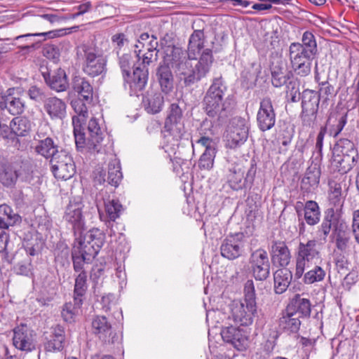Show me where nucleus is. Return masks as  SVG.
<instances>
[{
  "instance_id": "obj_6",
  "label": "nucleus",
  "mask_w": 359,
  "mask_h": 359,
  "mask_svg": "<svg viewBox=\"0 0 359 359\" xmlns=\"http://www.w3.org/2000/svg\"><path fill=\"white\" fill-rule=\"evenodd\" d=\"M245 166L243 163H236L229 170L227 182L233 190L250 188L253 184L257 172V165L254 160L251 161L250 168L244 177Z\"/></svg>"
},
{
  "instance_id": "obj_43",
  "label": "nucleus",
  "mask_w": 359,
  "mask_h": 359,
  "mask_svg": "<svg viewBox=\"0 0 359 359\" xmlns=\"http://www.w3.org/2000/svg\"><path fill=\"white\" fill-rule=\"evenodd\" d=\"M32 123L25 116H17L11 122V131L18 136H25L30 130Z\"/></svg>"
},
{
  "instance_id": "obj_38",
  "label": "nucleus",
  "mask_w": 359,
  "mask_h": 359,
  "mask_svg": "<svg viewBox=\"0 0 359 359\" xmlns=\"http://www.w3.org/2000/svg\"><path fill=\"white\" fill-rule=\"evenodd\" d=\"M261 72V66L257 64H252L250 67L244 69L241 72V82L243 88L250 89L253 88Z\"/></svg>"
},
{
  "instance_id": "obj_46",
  "label": "nucleus",
  "mask_w": 359,
  "mask_h": 359,
  "mask_svg": "<svg viewBox=\"0 0 359 359\" xmlns=\"http://www.w3.org/2000/svg\"><path fill=\"white\" fill-rule=\"evenodd\" d=\"M303 281L306 285H311L316 282H320L324 280L326 272L320 266H315L313 269L304 273Z\"/></svg>"
},
{
  "instance_id": "obj_55",
  "label": "nucleus",
  "mask_w": 359,
  "mask_h": 359,
  "mask_svg": "<svg viewBox=\"0 0 359 359\" xmlns=\"http://www.w3.org/2000/svg\"><path fill=\"white\" fill-rule=\"evenodd\" d=\"M245 303L249 304L250 308L257 306L256 294L254 283L252 280H248L244 286Z\"/></svg>"
},
{
  "instance_id": "obj_21",
  "label": "nucleus",
  "mask_w": 359,
  "mask_h": 359,
  "mask_svg": "<svg viewBox=\"0 0 359 359\" xmlns=\"http://www.w3.org/2000/svg\"><path fill=\"white\" fill-rule=\"evenodd\" d=\"M257 313V306L250 308L249 304H240L233 306L231 315L233 320L243 326L252 324L253 317Z\"/></svg>"
},
{
  "instance_id": "obj_14",
  "label": "nucleus",
  "mask_w": 359,
  "mask_h": 359,
  "mask_svg": "<svg viewBox=\"0 0 359 359\" xmlns=\"http://www.w3.org/2000/svg\"><path fill=\"white\" fill-rule=\"evenodd\" d=\"M276 112L270 97H264L260 101L257 114V123L259 129L265 132L271 130L276 123Z\"/></svg>"
},
{
  "instance_id": "obj_49",
  "label": "nucleus",
  "mask_w": 359,
  "mask_h": 359,
  "mask_svg": "<svg viewBox=\"0 0 359 359\" xmlns=\"http://www.w3.org/2000/svg\"><path fill=\"white\" fill-rule=\"evenodd\" d=\"M18 180V178L17 177L15 170L11 165L5 168L0 172V182L4 187L11 188L13 187Z\"/></svg>"
},
{
  "instance_id": "obj_13",
  "label": "nucleus",
  "mask_w": 359,
  "mask_h": 359,
  "mask_svg": "<svg viewBox=\"0 0 359 359\" xmlns=\"http://www.w3.org/2000/svg\"><path fill=\"white\" fill-rule=\"evenodd\" d=\"M245 236L243 232H238L227 236L220 246L222 257L232 260L241 256L244 247Z\"/></svg>"
},
{
  "instance_id": "obj_44",
  "label": "nucleus",
  "mask_w": 359,
  "mask_h": 359,
  "mask_svg": "<svg viewBox=\"0 0 359 359\" xmlns=\"http://www.w3.org/2000/svg\"><path fill=\"white\" fill-rule=\"evenodd\" d=\"M320 212L318 203L314 201H308L304 206V219L309 225L313 226L320 221Z\"/></svg>"
},
{
  "instance_id": "obj_54",
  "label": "nucleus",
  "mask_w": 359,
  "mask_h": 359,
  "mask_svg": "<svg viewBox=\"0 0 359 359\" xmlns=\"http://www.w3.org/2000/svg\"><path fill=\"white\" fill-rule=\"evenodd\" d=\"M318 111L302 109L300 118L304 127L313 128L316 125Z\"/></svg>"
},
{
  "instance_id": "obj_47",
  "label": "nucleus",
  "mask_w": 359,
  "mask_h": 359,
  "mask_svg": "<svg viewBox=\"0 0 359 359\" xmlns=\"http://www.w3.org/2000/svg\"><path fill=\"white\" fill-rule=\"evenodd\" d=\"M300 46L305 48L311 55L316 57L318 55V47L315 36L311 32L306 31L303 34Z\"/></svg>"
},
{
  "instance_id": "obj_36",
  "label": "nucleus",
  "mask_w": 359,
  "mask_h": 359,
  "mask_svg": "<svg viewBox=\"0 0 359 359\" xmlns=\"http://www.w3.org/2000/svg\"><path fill=\"white\" fill-rule=\"evenodd\" d=\"M46 81L51 89L57 92L65 91L69 86L66 73L61 69L49 75L48 78L46 79Z\"/></svg>"
},
{
  "instance_id": "obj_37",
  "label": "nucleus",
  "mask_w": 359,
  "mask_h": 359,
  "mask_svg": "<svg viewBox=\"0 0 359 359\" xmlns=\"http://www.w3.org/2000/svg\"><path fill=\"white\" fill-rule=\"evenodd\" d=\"M60 150L59 147L53 140L48 137L39 140L38 144L35 147V151L37 154L50 160L53 158L55 154H57Z\"/></svg>"
},
{
  "instance_id": "obj_5",
  "label": "nucleus",
  "mask_w": 359,
  "mask_h": 359,
  "mask_svg": "<svg viewBox=\"0 0 359 359\" xmlns=\"http://www.w3.org/2000/svg\"><path fill=\"white\" fill-rule=\"evenodd\" d=\"M107 42L96 43H83L76 48V56L79 60H83L82 69L85 74L95 77L104 73L107 70V59L104 57Z\"/></svg>"
},
{
  "instance_id": "obj_40",
  "label": "nucleus",
  "mask_w": 359,
  "mask_h": 359,
  "mask_svg": "<svg viewBox=\"0 0 359 359\" xmlns=\"http://www.w3.org/2000/svg\"><path fill=\"white\" fill-rule=\"evenodd\" d=\"M180 100L172 103L168 108V114L165 122V128L170 131L173 125L177 124L182 118L183 111L180 106Z\"/></svg>"
},
{
  "instance_id": "obj_20",
  "label": "nucleus",
  "mask_w": 359,
  "mask_h": 359,
  "mask_svg": "<svg viewBox=\"0 0 359 359\" xmlns=\"http://www.w3.org/2000/svg\"><path fill=\"white\" fill-rule=\"evenodd\" d=\"M302 318L296 316V313L285 309L281 313L278 319L279 329L288 334H296L299 330L302 325Z\"/></svg>"
},
{
  "instance_id": "obj_19",
  "label": "nucleus",
  "mask_w": 359,
  "mask_h": 359,
  "mask_svg": "<svg viewBox=\"0 0 359 359\" xmlns=\"http://www.w3.org/2000/svg\"><path fill=\"white\" fill-rule=\"evenodd\" d=\"M271 259L280 266H287L290 262V251L286 243L282 241H273L270 249Z\"/></svg>"
},
{
  "instance_id": "obj_62",
  "label": "nucleus",
  "mask_w": 359,
  "mask_h": 359,
  "mask_svg": "<svg viewBox=\"0 0 359 359\" xmlns=\"http://www.w3.org/2000/svg\"><path fill=\"white\" fill-rule=\"evenodd\" d=\"M294 136V129L290 125L285 124L279 131V137L282 140V144L288 145Z\"/></svg>"
},
{
  "instance_id": "obj_27",
  "label": "nucleus",
  "mask_w": 359,
  "mask_h": 359,
  "mask_svg": "<svg viewBox=\"0 0 359 359\" xmlns=\"http://www.w3.org/2000/svg\"><path fill=\"white\" fill-rule=\"evenodd\" d=\"M13 345L21 351H31L34 348L32 334L26 326L14 330Z\"/></svg>"
},
{
  "instance_id": "obj_16",
  "label": "nucleus",
  "mask_w": 359,
  "mask_h": 359,
  "mask_svg": "<svg viewBox=\"0 0 359 359\" xmlns=\"http://www.w3.org/2000/svg\"><path fill=\"white\" fill-rule=\"evenodd\" d=\"M221 336L225 342L231 344L239 351H243L248 346V338L245 332L238 327L233 326L223 327Z\"/></svg>"
},
{
  "instance_id": "obj_45",
  "label": "nucleus",
  "mask_w": 359,
  "mask_h": 359,
  "mask_svg": "<svg viewBox=\"0 0 359 359\" xmlns=\"http://www.w3.org/2000/svg\"><path fill=\"white\" fill-rule=\"evenodd\" d=\"M355 153H358V150L353 142L348 139H340L334 145L333 155L339 154L341 157L346 154L351 156Z\"/></svg>"
},
{
  "instance_id": "obj_8",
  "label": "nucleus",
  "mask_w": 359,
  "mask_h": 359,
  "mask_svg": "<svg viewBox=\"0 0 359 359\" xmlns=\"http://www.w3.org/2000/svg\"><path fill=\"white\" fill-rule=\"evenodd\" d=\"M52 172L57 179L67 180L72 177L76 172V166L71 155L61 149L55 157L50 160Z\"/></svg>"
},
{
  "instance_id": "obj_60",
  "label": "nucleus",
  "mask_w": 359,
  "mask_h": 359,
  "mask_svg": "<svg viewBox=\"0 0 359 359\" xmlns=\"http://www.w3.org/2000/svg\"><path fill=\"white\" fill-rule=\"evenodd\" d=\"M320 88L317 91L320 97L324 99V101H327L330 97L336 95L334 88L327 81H322L319 83Z\"/></svg>"
},
{
  "instance_id": "obj_50",
  "label": "nucleus",
  "mask_w": 359,
  "mask_h": 359,
  "mask_svg": "<svg viewBox=\"0 0 359 359\" xmlns=\"http://www.w3.org/2000/svg\"><path fill=\"white\" fill-rule=\"evenodd\" d=\"M76 27H71V28H68V29H61L44 32H41V33L27 34H23V35H20V36L15 37V40L18 41L21 39H24V38L27 39V38H29L30 36H46L48 38H55V37H58V36H62L66 35L67 33H71L72 29H76Z\"/></svg>"
},
{
  "instance_id": "obj_41",
  "label": "nucleus",
  "mask_w": 359,
  "mask_h": 359,
  "mask_svg": "<svg viewBox=\"0 0 359 359\" xmlns=\"http://www.w3.org/2000/svg\"><path fill=\"white\" fill-rule=\"evenodd\" d=\"M83 304V300L74 297L73 302H67L62 306L61 316L67 323H72L79 313Z\"/></svg>"
},
{
  "instance_id": "obj_48",
  "label": "nucleus",
  "mask_w": 359,
  "mask_h": 359,
  "mask_svg": "<svg viewBox=\"0 0 359 359\" xmlns=\"http://www.w3.org/2000/svg\"><path fill=\"white\" fill-rule=\"evenodd\" d=\"M333 119H334V121H337V124L331 126V128H330V133L331 135L337 137L343 130L345 124L346 123V115L330 116L327 121L326 127L330 126Z\"/></svg>"
},
{
  "instance_id": "obj_1",
  "label": "nucleus",
  "mask_w": 359,
  "mask_h": 359,
  "mask_svg": "<svg viewBox=\"0 0 359 359\" xmlns=\"http://www.w3.org/2000/svg\"><path fill=\"white\" fill-rule=\"evenodd\" d=\"M163 65L172 67L176 76L186 87L193 86L205 78L209 73L214 58L212 51L210 48L205 49L199 60L193 65L188 56V51L175 46H167L164 48Z\"/></svg>"
},
{
  "instance_id": "obj_53",
  "label": "nucleus",
  "mask_w": 359,
  "mask_h": 359,
  "mask_svg": "<svg viewBox=\"0 0 359 359\" xmlns=\"http://www.w3.org/2000/svg\"><path fill=\"white\" fill-rule=\"evenodd\" d=\"M346 253V252H341L339 251L334 250V259L336 269L339 273L344 274L349 271V262L345 255Z\"/></svg>"
},
{
  "instance_id": "obj_3",
  "label": "nucleus",
  "mask_w": 359,
  "mask_h": 359,
  "mask_svg": "<svg viewBox=\"0 0 359 359\" xmlns=\"http://www.w3.org/2000/svg\"><path fill=\"white\" fill-rule=\"evenodd\" d=\"M90 104L79 98L71 102L72 107L77 114V116L72 117L75 143L78 149L86 148L90 152L98 153L102 147L103 133L97 121L94 118L89 121L87 133L83 132L82 126L88 116L87 104Z\"/></svg>"
},
{
  "instance_id": "obj_17",
  "label": "nucleus",
  "mask_w": 359,
  "mask_h": 359,
  "mask_svg": "<svg viewBox=\"0 0 359 359\" xmlns=\"http://www.w3.org/2000/svg\"><path fill=\"white\" fill-rule=\"evenodd\" d=\"M330 238L331 242L335 244L336 249L334 250L341 252H348L351 241L348 227L345 222L337 224Z\"/></svg>"
},
{
  "instance_id": "obj_56",
  "label": "nucleus",
  "mask_w": 359,
  "mask_h": 359,
  "mask_svg": "<svg viewBox=\"0 0 359 359\" xmlns=\"http://www.w3.org/2000/svg\"><path fill=\"white\" fill-rule=\"evenodd\" d=\"M289 56L290 60L301 58L303 57H315L313 55H311V53L305 48H303L302 46H300V43L297 42H293L290 45Z\"/></svg>"
},
{
  "instance_id": "obj_24",
  "label": "nucleus",
  "mask_w": 359,
  "mask_h": 359,
  "mask_svg": "<svg viewBox=\"0 0 359 359\" xmlns=\"http://www.w3.org/2000/svg\"><path fill=\"white\" fill-rule=\"evenodd\" d=\"M65 102L57 97H48L43 103V109L52 119H62L66 114Z\"/></svg>"
},
{
  "instance_id": "obj_35",
  "label": "nucleus",
  "mask_w": 359,
  "mask_h": 359,
  "mask_svg": "<svg viewBox=\"0 0 359 359\" xmlns=\"http://www.w3.org/2000/svg\"><path fill=\"white\" fill-rule=\"evenodd\" d=\"M344 222L340 219L339 215L336 214L333 208H328L325 212V217L321 223L320 231L323 233L324 238H326L331 230L335 229L337 224H343Z\"/></svg>"
},
{
  "instance_id": "obj_22",
  "label": "nucleus",
  "mask_w": 359,
  "mask_h": 359,
  "mask_svg": "<svg viewBox=\"0 0 359 359\" xmlns=\"http://www.w3.org/2000/svg\"><path fill=\"white\" fill-rule=\"evenodd\" d=\"M46 339L47 341L44 343L46 351H62L65 344V329L60 325L52 327L51 333Z\"/></svg>"
},
{
  "instance_id": "obj_11",
  "label": "nucleus",
  "mask_w": 359,
  "mask_h": 359,
  "mask_svg": "<svg viewBox=\"0 0 359 359\" xmlns=\"http://www.w3.org/2000/svg\"><path fill=\"white\" fill-rule=\"evenodd\" d=\"M249 263L252 274L257 280L263 281L269 278L271 264L265 250L259 248L253 251L250 255Z\"/></svg>"
},
{
  "instance_id": "obj_12",
  "label": "nucleus",
  "mask_w": 359,
  "mask_h": 359,
  "mask_svg": "<svg viewBox=\"0 0 359 359\" xmlns=\"http://www.w3.org/2000/svg\"><path fill=\"white\" fill-rule=\"evenodd\" d=\"M92 327L93 333L103 344L111 345L118 342V334L105 316H95L92 322Z\"/></svg>"
},
{
  "instance_id": "obj_61",
  "label": "nucleus",
  "mask_w": 359,
  "mask_h": 359,
  "mask_svg": "<svg viewBox=\"0 0 359 359\" xmlns=\"http://www.w3.org/2000/svg\"><path fill=\"white\" fill-rule=\"evenodd\" d=\"M43 55L49 60L54 62L59 60L60 55L58 47L53 44H46L43 48Z\"/></svg>"
},
{
  "instance_id": "obj_34",
  "label": "nucleus",
  "mask_w": 359,
  "mask_h": 359,
  "mask_svg": "<svg viewBox=\"0 0 359 359\" xmlns=\"http://www.w3.org/2000/svg\"><path fill=\"white\" fill-rule=\"evenodd\" d=\"M320 171L316 167H309L301 182V189L309 193L313 191L320 182Z\"/></svg>"
},
{
  "instance_id": "obj_2",
  "label": "nucleus",
  "mask_w": 359,
  "mask_h": 359,
  "mask_svg": "<svg viewBox=\"0 0 359 359\" xmlns=\"http://www.w3.org/2000/svg\"><path fill=\"white\" fill-rule=\"evenodd\" d=\"M105 240L104 232L93 228L86 234L78 239L72 250V259L75 272L79 273L75 278L74 297L83 300L87 290V273L84 264L89 263L98 254Z\"/></svg>"
},
{
  "instance_id": "obj_63",
  "label": "nucleus",
  "mask_w": 359,
  "mask_h": 359,
  "mask_svg": "<svg viewBox=\"0 0 359 359\" xmlns=\"http://www.w3.org/2000/svg\"><path fill=\"white\" fill-rule=\"evenodd\" d=\"M290 79V72H274V75L271 76V83L276 88H280L286 84L287 80Z\"/></svg>"
},
{
  "instance_id": "obj_29",
  "label": "nucleus",
  "mask_w": 359,
  "mask_h": 359,
  "mask_svg": "<svg viewBox=\"0 0 359 359\" xmlns=\"http://www.w3.org/2000/svg\"><path fill=\"white\" fill-rule=\"evenodd\" d=\"M11 165L19 180L27 182L32 180L33 165L29 159L17 158Z\"/></svg>"
},
{
  "instance_id": "obj_33",
  "label": "nucleus",
  "mask_w": 359,
  "mask_h": 359,
  "mask_svg": "<svg viewBox=\"0 0 359 359\" xmlns=\"http://www.w3.org/2000/svg\"><path fill=\"white\" fill-rule=\"evenodd\" d=\"M205 34L203 29H194L191 34L187 47L188 56L194 59L204 47Z\"/></svg>"
},
{
  "instance_id": "obj_42",
  "label": "nucleus",
  "mask_w": 359,
  "mask_h": 359,
  "mask_svg": "<svg viewBox=\"0 0 359 359\" xmlns=\"http://www.w3.org/2000/svg\"><path fill=\"white\" fill-rule=\"evenodd\" d=\"M358 157V153H355L351 156L350 154H346L341 156V157L339 156V154L333 155V161L336 163L340 172L346 173L355 166Z\"/></svg>"
},
{
  "instance_id": "obj_4",
  "label": "nucleus",
  "mask_w": 359,
  "mask_h": 359,
  "mask_svg": "<svg viewBox=\"0 0 359 359\" xmlns=\"http://www.w3.org/2000/svg\"><path fill=\"white\" fill-rule=\"evenodd\" d=\"M226 92L222 77L213 79L202 100L203 109L209 117L220 118L226 116L231 108Z\"/></svg>"
},
{
  "instance_id": "obj_23",
  "label": "nucleus",
  "mask_w": 359,
  "mask_h": 359,
  "mask_svg": "<svg viewBox=\"0 0 359 359\" xmlns=\"http://www.w3.org/2000/svg\"><path fill=\"white\" fill-rule=\"evenodd\" d=\"M148 78V67L139 66L134 68L131 80L128 79L126 81L129 84L130 93L137 95L142 91L147 83Z\"/></svg>"
},
{
  "instance_id": "obj_64",
  "label": "nucleus",
  "mask_w": 359,
  "mask_h": 359,
  "mask_svg": "<svg viewBox=\"0 0 359 359\" xmlns=\"http://www.w3.org/2000/svg\"><path fill=\"white\" fill-rule=\"evenodd\" d=\"M329 201L330 204L332 206V208H334L336 214H337L338 212L341 210V208L344 205V198L341 197V195H336L334 194L330 193L329 194Z\"/></svg>"
},
{
  "instance_id": "obj_28",
  "label": "nucleus",
  "mask_w": 359,
  "mask_h": 359,
  "mask_svg": "<svg viewBox=\"0 0 359 359\" xmlns=\"http://www.w3.org/2000/svg\"><path fill=\"white\" fill-rule=\"evenodd\" d=\"M72 89L77 93L79 99H83L87 103H91L93 97V88L85 78L76 76L72 81Z\"/></svg>"
},
{
  "instance_id": "obj_51",
  "label": "nucleus",
  "mask_w": 359,
  "mask_h": 359,
  "mask_svg": "<svg viewBox=\"0 0 359 359\" xmlns=\"http://www.w3.org/2000/svg\"><path fill=\"white\" fill-rule=\"evenodd\" d=\"M105 211L108 217L111 221L117 219L122 210V205L116 200H109L104 203Z\"/></svg>"
},
{
  "instance_id": "obj_25",
  "label": "nucleus",
  "mask_w": 359,
  "mask_h": 359,
  "mask_svg": "<svg viewBox=\"0 0 359 359\" xmlns=\"http://www.w3.org/2000/svg\"><path fill=\"white\" fill-rule=\"evenodd\" d=\"M156 76L161 90L163 93L168 94L172 91L174 88V76L170 67L160 63L156 69Z\"/></svg>"
},
{
  "instance_id": "obj_52",
  "label": "nucleus",
  "mask_w": 359,
  "mask_h": 359,
  "mask_svg": "<svg viewBox=\"0 0 359 359\" xmlns=\"http://www.w3.org/2000/svg\"><path fill=\"white\" fill-rule=\"evenodd\" d=\"M348 95L350 97L347 99V102H352L353 106H359V61L357 66V73L354 79V84L347 88Z\"/></svg>"
},
{
  "instance_id": "obj_10",
  "label": "nucleus",
  "mask_w": 359,
  "mask_h": 359,
  "mask_svg": "<svg viewBox=\"0 0 359 359\" xmlns=\"http://www.w3.org/2000/svg\"><path fill=\"white\" fill-rule=\"evenodd\" d=\"M248 130L249 128L244 118H233L226 131L227 147L233 149L243 144L248 138Z\"/></svg>"
},
{
  "instance_id": "obj_9",
  "label": "nucleus",
  "mask_w": 359,
  "mask_h": 359,
  "mask_svg": "<svg viewBox=\"0 0 359 359\" xmlns=\"http://www.w3.org/2000/svg\"><path fill=\"white\" fill-rule=\"evenodd\" d=\"M83 205L80 201H70L66 207L63 219L72 226V230L75 236L74 245L76 244L78 239L84 236L88 231L83 233L85 229V222L82 210Z\"/></svg>"
},
{
  "instance_id": "obj_26",
  "label": "nucleus",
  "mask_w": 359,
  "mask_h": 359,
  "mask_svg": "<svg viewBox=\"0 0 359 359\" xmlns=\"http://www.w3.org/2000/svg\"><path fill=\"white\" fill-rule=\"evenodd\" d=\"M287 309L296 313L300 318L310 317L311 304L310 300L301 297L300 294H296L287 304Z\"/></svg>"
},
{
  "instance_id": "obj_15",
  "label": "nucleus",
  "mask_w": 359,
  "mask_h": 359,
  "mask_svg": "<svg viewBox=\"0 0 359 359\" xmlns=\"http://www.w3.org/2000/svg\"><path fill=\"white\" fill-rule=\"evenodd\" d=\"M122 177L120 161L116 158H114L108 164L107 175L104 170L99 171L95 175V182L100 184L107 182L116 188L119 185Z\"/></svg>"
},
{
  "instance_id": "obj_58",
  "label": "nucleus",
  "mask_w": 359,
  "mask_h": 359,
  "mask_svg": "<svg viewBox=\"0 0 359 359\" xmlns=\"http://www.w3.org/2000/svg\"><path fill=\"white\" fill-rule=\"evenodd\" d=\"M27 95L29 98L37 102H43L48 98L46 91L43 88H39L36 86H32L28 91Z\"/></svg>"
},
{
  "instance_id": "obj_39",
  "label": "nucleus",
  "mask_w": 359,
  "mask_h": 359,
  "mask_svg": "<svg viewBox=\"0 0 359 359\" xmlns=\"http://www.w3.org/2000/svg\"><path fill=\"white\" fill-rule=\"evenodd\" d=\"M320 95L313 90L306 89L302 94V108L305 110L318 111Z\"/></svg>"
},
{
  "instance_id": "obj_31",
  "label": "nucleus",
  "mask_w": 359,
  "mask_h": 359,
  "mask_svg": "<svg viewBox=\"0 0 359 359\" xmlns=\"http://www.w3.org/2000/svg\"><path fill=\"white\" fill-rule=\"evenodd\" d=\"M292 278V272L287 268L278 269L273 274L274 290L277 294L286 291Z\"/></svg>"
},
{
  "instance_id": "obj_7",
  "label": "nucleus",
  "mask_w": 359,
  "mask_h": 359,
  "mask_svg": "<svg viewBox=\"0 0 359 359\" xmlns=\"http://www.w3.org/2000/svg\"><path fill=\"white\" fill-rule=\"evenodd\" d=\"M320 255L318 242L316 240H309L306 243L301 242L297 248L295 278H302L306 267H309V263L315 259H319Z\"/></svg>"
},
{
  "instance_id": "obj_57",
  "label": "nucleus",
  "mask_w": 359,
  "mask_h": 359,
  "mask_svg": "<svg viewBox=\"0 0 359 359\" xmlns=\"http://www.w3.org/2000/svg\"><path fill=\"white\" fill-rule=\"evenodd\" d=\"M216 154V149L205 150L201 156L198 166L201 169L209 170L212 168L214 159Z\"/></svg>"
},
{
  "instance_id": "obj_32",
  "label": "nucleus",
  "mask_w": 359,
  "mask_h": 359,
  "mask_svg": "<svg viewBox=\"0 0 359 359\" xmlns=\"http://www.w3.org/2000/svg\"><path fill=\"white\" fill-rule=\"evenodd\" d=\"M20 216L6 204L0 205V229H7L9 226L20 222Z\"/></svg>"
},
{
  "instance_id": "obj_59",
  "label": "nucleus",
  "mask_w": 359,
  "mask_h": 359,
  "mask_svg": "<svg viewBox=\"0 0 359 359\" xmlns=\"http://www.w3.org/2000/svg\"><path fill=\"white\" fill-rule=\"evenodd\" d=\"M130 60L131 55L129 54H123L119 57V65L125 81L130 78Z\"/></svg>"
},
{
  "instance_id": "obj_18",
  "label": "nucleus",
  "mask_w": 359,
  "mask_h": 359,
  "mask_svg": "<svg viewBox=\"0 0 359 359\" xmlns=\"http://www.w3.org/2000/svg\"><path fill=\"white\" fill-rule=\"evenodd\" d=\"M14 90L15 88H9L6 94L0 95V108L15 116L24 111L25 103L20 97L14 96Z\"/></svg>"
},
{
  "instance_id": "obj_30",
  "label": "nucleus",
  "mask_w": 359,
  "mask_h": 359,
  "mask_svg": "<svg viewBox=\"0 0 359 359\" xmlns=\"http://www.w3.org/2000/svg\"><path fill=\"white\" fill-rule=\"evenodd\" d=\"M142 103L148 113L154 114L161 111L164 98L160 92H148L147 95L143 97Z\"/></svg>"
}]
</instances>
